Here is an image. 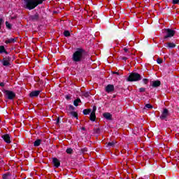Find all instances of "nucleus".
<instances>
[{
  "label": "nucleus",
  "instance_id": "13",
  "mask_svg": "<svg viewBox=\"0 0 179 179\" xmlns=\"http://www.w3.org/2000/svg\"><path fill=\"white\" fill-rule=\"evenodd\" d=\"M17 41V38H11L5 41L6 44H12V43H16Z\"/></svg>",
  "mask_w": 179,
  "mask_h": 179
},
{
  "label": "nucleus",
  "instance_id": "39",
  "mask_svg": "<svg viewBox=\"0 0 179 179\" xmlns=\"http://www.w3.org/2000/svg\"><path fill=\"white\" fill-rule=\"evenodd\" d=\"M96 110H97V107H96V106H94L92 113H96Z\"/></svg>",
  "mask_w": 179,
  "mask_h": 179
},
{
  "label": "nucleus",
  "instance_id": "38",
  "mask_svg": "<svg viewBox=\"0 0 179 179\" xmlns=\"http://www.w3.org/2000/svg\"><path fill=\"white\" fill-rule=\"evenodd\" d=\"M65 97H66V100H71V99H72V95L68 94V95H66Z\"/></svg>",
  "mask_w": 179,
  "mask_h": 179
},
{
  "label": "nucleus",
  "instance_id": "36",
  "mask_svg": "<svg viewBox=\"0 0 179 179\" xmlns=\"http://www.w3.org/2000/svg\"><path fill=\"white\" fill-rule=\"evenodd\" d=\"M139 92L141 93H143V92H146V88L141 87L139 89Z\"/></svg>",
  "mask_w": 179,
  "mask_h": 179
},
{
  "label": "nucleus",
  "instance_id": "5",
  "mask_svg": "<svg viewBox=\"0 0 179 179\" xmlns=\"http://www.w3.org/2000/svg\"><path fill=\"white\" fill-rule=\"evenodd\" d=\"M4 93L8 100H13V99L16 97V94H15V92L13 91L4 90Z\"/></svg>",
  "mask_w": 179,
  "mask_h": 179
},
{
  "label": "nucleus",
  "instance_id": "19",
  "mask_svg": "<svg viewBox=\"0 0 179 179\" xmlns=\"http://www.w3.org/2000/svg\"><path fill=\"white\" fill-rule=\"evenodd\" d=\"M166 45H167V47H169V48H176V43H174L168 42V43H166Z\"/></svg>",
  "mask_w": 179,
  "mask_h": 179
},
{
  "label": "nucleus",
  "instance_id": "26",
  "mask_svg": "<svg viewBox=\"0 0 179 179\" xmlns=\"http://www.w3.org/2000/svg\"><path fill=\"white\" fill-rule=\"evenodd\" d=\"M70 114H71L72 116L74 117V118H77L78 120V113L72 111L70 113Z\"/></svg>",
  "mask_w": 179,
  "mask_h": 179
},
{
  "label": "nucleus",
  "instance_id": "8",
  "mask_svg": "<svg viewBox=\"0 0 179 179\" xmlns=\"http://www.w3.org/2000/svg\"><path fill=\"white\" fill-rule=\"evenodd\" d=\"M29 18L32 22H38V20H40V15H38V13H36L34 15L29 16Z\"/></svg>",
  "mask_w": 179,
  "mask_h": 179
},
{
  "label": "nucleus",
  "instance_id": "42",
  "mask_svg": "<svg viewBox=\"0 0 179 179\" xmlns=\"http://www.w3.org/2000/svg\"><path fill=\"white\" fill-rule=\"evenodd\" d=\"M0 86H1V87H3V86H5V83H0Z\"/></svg>",
  "mask_w": 179,
  "mask_h": 179
},
{
  "label": "nucleus",
  "instance_id": "33",
  "mask_svg": "<svg viewBox=\"0 0 179 179\" xmlns=\"http://www.w3.org/2000/svg\"><path fill=\"white\" fill-rule=\"evenodd\" d=\"M143 82L145 85H148L149 83V80L148 78L143 79Z\"/></svg>",
  "mask_w": 179,
  "mask_h": 179
},
{
  "label": "nucleus",
  "instance_id": "27",
  "mask_svg": "<svg viewBox=\"0 0 179 179\" xmlns=\"http://www.w3.org/2000/svg\"><path fill=\"white\" fill-rule=\"evenodd\" d=\"M94 134H100V128H99V127H95V128L94 129Z\"/></svg>",
  "mask_w": 179,
  "mask_h": 179
},
{
  "label": "nucleus",
  "instance_id": "15",
  "mask_svg": "<svg viewBox=\"0 0 179 179\" xmlns=\"http://www.w3.org/2000/svg\"><path fill=\"white\" fill-rule=\"evenodd\" d=\"M103 117L106 120H112L113 115L110 114V113H105L103 114Z\"/></svg>",
  "mask_w": 179,
  "mask_h": 179
},
{
  "label": "nucleus",
  "instance_id": "12",
  "mask_svg": "<svg viewBox=\"0 0 179 179\" xmlns=\"http://www.w3.org/2000/svg\"><path fill=\"white\" fill-rule=\"evenodd\" d=\"M41 93V90H35L32 91L30 94L29 96L31 97H38V95Z\"/></svg>",
  "mask_w": 179,
  "mask_h": 179
},
{
  "label": "nucleus",
  "instance_id": "46",
  "mask_svg": "<svg viewBox=\"0 0 179 179\" xmlns=\"http://www.w3.org/2000/svg\"><path fill=\"white\" fill-rule=\"evenodd\" d=\"M56 122H57V124H59V117H58V118L57 119Z\"/></svg>",
  "mask_w": 179,
  "mask_h": 179
},
{
  "label": "nucleus",
  "instance_id": "23",
  "mask_svg": "<svg viewBox=\"0 0 179 179\" xmlns=\"http://www.w3.org/2000/svg\"><path fill=\"white\" fill-rule=\"evenodd\" d=\"M66 152L67 155H72L73 153V150L72 148H67Z\"/></svg>",
  "mask_w": 179,
  "mask_h": 179
},
{
  "label": "nucleus",
  "instance_id": "44",
  "mask_svg": "<svg viewBox=\"0 0 179 179\" xmlns=\"http://www.w3.org/2000/svg\"><path fill=\"white\" fill-rule=\"evenodd\" d=\"M127 24H128V22H124L123 23V25H124V27H125V26H127Z\"/></svg>",
  "mask_w": 179,
  "mask_h": 179
},
{
  "label": "nucleus",
  "instance_id": "43",
  "mask_svg": "<svg viewBox=\"0 0 179 179\" xmlns=\"http://www.w3.org/2000/svg\"><path fill=\"white\" fill-rule=\"evenodd\" d=\"M123 50H124V52H128V48H124Z\"/></svg>",
  "mask_w": 179,
  "mask_h": 179
},
{
  "label": "nucleus",
  "instance_id": "21",
  "mask_svg": "<svg viewBox=\"0 0 179 179\" xmlns=\"http://www.w3.org/2000/svg\"><path fill=\"white\" fill-rule=\"evenodd\" d=\"M35 3H36V6H38V5L43 4V2H45L47 0H34Z\"/></svg>",
  "mask_w": 179,
  "mask_h": 179
},
{
  "label": "nucleus",
  "instance_id": "22",
  "mask_svg": "<svg viewBox=\"0 0 179 179\" xmlns=\"http://www.w3.org/2000/svg\"><path fill=\"white\" fill-rule=\"evenodd\" d=\"M90 113H92V109H90V108L85 109L83 110L84 115H87L90 114Z\"/></svg>",
  "mask_w": 179,
  "mask_h": 179
},
{
  "label": "nucleus",
  "instance_id": "32",
  "mask_svg": "<svg viewBox=\"0 0 179 179\" xmlns=\"http://www.w3.org/2000/svg\"><path fill=\"white\" fill-rule=\"evenodd\" d=\"M69 111H73V110H75V108H74L73 106L69 105Z\"/></svg>",
  "mask_w": 179,
  "mask_h": 179
},
{
  "label": "nucleus",
  "instance_id": "14",
  "mask_svg": "<svg viewBox=\"0 0 179 179\" xmlns=\"http://www.w3.org/2000/svg\"><path fill=\"white\" fill-rule=\"evenodd\" d=\"M162 85V82H160V80H155L152 81V87H159V86H160Z\"/></svg>",
  "mask_w": 179,
  "mask_h": 179
},
{
  "label": "nucleus",
  "instance_id": "2",
  "mask_svg": "<svg viewBox=\"0 0 179 179\" xmlns=\"http://www.w3.org/2000/svg\"><path fill=\"white\" fill-rule=\"evenodd\" d=\"M141 80L142 77L138 73H131L127 78L128 82H138Z\"/></svg>",
  "mask_w": 179,
  "mask_h": 179
},
{
  "label": "nucleus",
  "instance_id": "48",
  "mask_svg": "<svg viewBox=\"0 0 179 179\" xmlns=\"http://www.w3.org/2000/svg\"><path fill=\"white\" fill-rule=\"evenodd\" d=\"M85 127H83V130L85 131Z\"/></svg>",
  "mask_w": 179,
  "mask_h": 179
},
{
  "label": "nucleus",
  "instance_id": "11",
  "mask_svg": "<svg viewBox=\"0 0 179 179\" xmlns=\"http://www.w3.org/2000/svg\"><path fill=\"white\" fill-rule=\"evenodd\" d=\"M52 163L56 169H58V167L61 166V162L59 161V159H58V158H53Z\"/></svg>",
  "mask_w": 179,
  "mask_h": 179
},
{
  "label": "nucleus",
  "instance_id": "20",
  "mask_svg": "<svg viewBox=\"0 0 179 179\" xmlns=\"http://www.w3.org/2000/svg\"><path fill=\"white\" fill-rule=\"evenodd\" d=\"M79 103H82V101L79 98L74 100V101H73V104L76 107H78V106H79Z\"/></svg>",
  "mask_w": 179,
  "mask_h": 179
},
{
  "label": "nucleus",
  "instance_id": "18",
  "mask_svg": "<svg viewBox=\"0 0 179 179\" xmlns=\"http://www.w3.org/2000/svg\"><path fill=\"white\" fill-rule=\"evenodd\" d=\"M41 145V139H37L34 142V146L37 147Z\"/></svg>",
  "mask_w": 179,
  "mask_h": 179
},
{
  "label": "nucleus",
  "instance_id": "3",
  "mask_svg": "<svg viewBox=\"0 0 179 179\" xmlns=\"http://www.w3.org/2000/svg\"><path fill=\"white\" fill-rule=\"evenodd\" d=\"M25 6L29 10H31L36 8L37 4L34 0H25Z\"/></svg>",
  "mask_w": 179,
  "mask_h": 179
},
{
  "label": "nucleus",
  "instance_id": "45",
  "mask_svg": "<svg viewBox=\"0 0 179 179\" xmlns=\"http://www.w3.org/2000/svg\"><path fill=\"white\" fill-rule=\"evenodd\" d=\"M3 52H5L6 55H8V51H6V49L4 48V50H3Z\"/></svg>",
  "mask_w": 179,
  "mask_h": 179
},
{
  "label": "nucleus",
  "instance_id": "40",
  "mask_svg": "<svg viewBox=\"0 0 179 179\" xmlns=\"http://www.w3.org/2000/svg\"><path fill=\"white\" fill-rule=\"evenodd\" d=\"M122 59H123V61H127V59H128V57H122Z\"/></svg>",
  "mask_w": 179,
  "mask_h": 179
},
{
  "label": "nucleus",
  "instance_id": "1",
  "mask_svg": "<svg viewBox=\"0 0 179 179\" xmlns=\"http://www.w3.org/2000/svg\"><path fill=\"white\" fill-rule=\"evenodd\" d=\"M86 50L83 48H78L77 50L73 54L72 59L74 62H82L85 61Z\"/></svg>",
  "mask_w": 179,
  "mask_h": 179
},
{
  "label": "nucleus",
  "instance_id": "24",
  "mask_svg": "<svg viewBox=\"0 0 179 179\" xmlns=\"http://www.w3.org/2000/svg\"><path fill=\"white\" fill-rule=\"evenodd\" d=\"M146 108H149V109H152L153 108V106H152V104L150 103H147L145 104L144 109L146 110Z\"/></svg>",
  "mask_w": 179,
  "mask_h": 179
},
{
  "label": "nucleus",
  "instance_id": "16",
  "mask_svg": "<svg viewBox=\"0 0 179 179\" xmlns=\"http://www.w3.org/2000/svg\"><path fill=\"white\" fill-rule=\"evenodd\" d=\"M90 121H96V113L91 112V114L90 115Z\"/></svg>",
  "mask_w": 179,
  "mask_h": 179
},
{
  "label": "nucleus",
  "instance_id": "37",
  "mask_svg": "<svg viewBox=\"0 0 179 179\" xmlns=\"http://www.w3.org/2000/svg\"><path fill=\"white\" fill-rule=\"evenodd\" d=\"M83 96H84V97H89L90 94H89V92H83Z\"/></svg>",
  "mask_w": 179,
  "mask_h": 179
},
{
  "label": "nucleus",
  "instance_id": "9",
  "mask_svg": "<svg viewBox=\"0 0 179 179\" xmlns=\"http://www.w3.org/2000/svg\"><path fill=\"white\" fill-rule=\"evenodd\" d=\"M2 139H3L6 143H10L12 141H10V136L8 134H3L1 136Z\"/></svg>",
  "mask_w": 179,
  "mask_h": 179
},
{
  "label": "nucleus",
  "instance_id": "7",
  "mask_svg": "<svg viewBox=\"0 0 179 179\" xmlns=\"http://www.w3.org/2000/svg\"><path fill=\"white\" fill-rule=\"evenodd\" d=\"M169 117V110L167 108H164L161 116L160 120H165L167 121V117Z\"/></svg>",
  "mask_w": 179,
  "mask_h": 179
},
{
  "label": "nucleus",
  "instance_id": "25",
  "mask_svg": "<svg viewBox=\"0 0 179 179\" xmlns=\"http://www.w3.org/2000/svg\"><path fill=\"white\" fill-rule=\"evenodd\" d=\"M64 36L65 37H69L71 36V32H69V31H68V30H66L64 32Z\"/></svg>",
  "mask_w": 179,
  "mask_h": 179
},
{
  "label": "nucleus",
  "instance_id": "34",
  "mask_svg": "<svg viewBox=\"0 0 179 179\" xmlns=\"http://www.w3.org/2000/svg\"><path fill=\"white\" fill-rule=\"evenodd\" d=\"M172 3H173V5H178L179 0H172Z\"/></svg>",
  "mask_w": 179,
  "mask_h": 179
},
{
  "label": "nucleus",
  "instance_id": "29",
  "mask_svg": "<svg viewBox=\"0 0 179 179\" xmlns=\"http://www.w3.org/2000/svg\"><path fill=\"white\" fill-rule=\"evenodd\" d=\"M115 145V142L114 141L108 143V146H112V148H113V146Z\"/></svg>",
  "mask_w": 179,
  "mask_h": 179
},
{
  "label": "nucleus",
  "instance_id": "50",
  "mask_svg": "<svg viewBox=\"0 0 179 179\" xmlns=\"http://www.w3.org/2000/svg\"><path fill=\"white\" fill-rule=\"evenodd\" d=\"M138 179H143V178H138Z\"/></svg>",
  "mask_w": 179,
  "mask_h": 179
},
{
  "label": "nucleus",
  "instance_id": "41",
  "mask_svg": "<svg viewBox=\"0 0 179 179\" xmlns=\"http://www.w3.org/2000/svg\"><path fill=\"white\" fill-rule=\"evenodd\" d=\"M2 22H3V20H0V30H1V26H2Z\"/></svg>",
  "mask_w": 179,
  "mask_h": 179
},
{
  "label": "nucleus",
  "instance_id": "28",
  "mask_svg": "<svg viewBox=\"0 0 179 179\" xmlns=\"http://www.w3.org/2000/svg\"><path fill=\"white\" fill-rule=\"evenodd\" d=\"M5 51V46L3 45H0V54H2Z\"/></svg>",
  "mask_w": 179,
  "mask_h": 179
},
{
  "label": "nucleus",
  "instance_id": "31",
  "mask_svg": "<svg viewBox=\"0 0 179 179\" xmlns=\"http://www.w3.org/2000/svg\"><path fill=\"white\" fill-rule=\"evenodd\" d=\"M157 64H163V59L162 58L157 59Z\"/></svg>",
  "mask_w": 179,
  "mask_h": 179
},
{
  "label": "nucleus",
  "instance_id": "10",
  "mask_svg": "<svg viewBox=\"0 0 179 179\" xmlns=\"http://www.w3.org/2000/svg\"><path fill=\"white\" fill-rule=\"evenodd\" d=\"M105 90L106 93H112V92H114V85L111 84L108 85L106 87Z\"/></svg>",
  "mask_w": 179,
  "mask_h": 179
},
{
  "label": "nucleus",
  "instance_id": "17",
  "mask_svg": "<svg viewBox=\"0 0 179 179\" xmlns=\"http://www.w3.org/2000/svg\"><path fill=\"white\" fill-rule=\"evenodd\" d=\"M11 174L10 173H4L3 176H2V178L3 179H11Z\"/></svg>",
  "mask_w": 179,
  "mask_h": 179
},
{
  "label": "nucleus",
  "instance_id": "30",
  "mask_svg": "<svg viewBox=\"0 0 179 179\" xmlns=\"http://www.w3.org/2000/svg\"><path fill=\"white\" fill-rule=\"evenodd\" d=\"M6 26L8 29H12V25L8 22H6Z\"/></svg>",
  "mask_w": 179,
  "mask_h": 179
},
{
  "label": "nucleus",
  "instance_id": "4",
  "mask_svg": "<svg viewBox=\"0 0 179 179\" xmlns=\"http://www.w3.org/2000/svg\"><path fill=\"white\" fill-rule=\"evenodd\" d=\"M10 61H12V57L6 56L3 58L1 64L3 66H10Z\"/></svg>",
  "mask_w": 179,
  "mask_h": 179
},
{
  "label": "nucleus",
  "instance_id": "49",
  "mask_svg": "<svg viewBox=\"0 0 179 179\" xmlns=\"http://www.w3.org/2000/svg\"><path fill=\"white\" fill-rule=\"evenodd\" d=\"M0 20H2V18H0Z\"/></svg>",
  "mask_w": 179,
  "mask_h": 179
},
{
  "label": "nucleus",
  "instance_id": "35",
  "mask_svg": "<svg viewBox=\"0 0 179 179\" xmlns=\"http://www.w3.org/2000/svg\"><path fill=\"white\" fill-rule=\"evenodd\" d=\"M80 150L83 154H85L86 152H87V148H82Z\"/></svg>",
  "mask_w": 179,
  "mask_h": 179
},
{
  "label": "nucleus",
  "instance_id": "47",
  "mask_svg": "<svg viewBox=\"0 0 179 179\" xmlns=\"http://www.w3.org/2000/svg\"><path fill=\"white\" fill-rule=\"evenodd\" d=\"M114 73H115L116 75H119L118 72H115Z\"/></svg>",
  "mask_w": 179,
  "mask_h": 179
},
{
  "label": "nucleus",
  "instance_id": "6",
  "mask_svg": "<svg viewBox=\"0 0 179 179\" xmlns=\"http://www.w3.org/2000/svg\"><path fill=\"white\" fill-rule=\"evenodd\" d=\"M166 31V35L164 37V38H169V37H174L176 34V31L170 29H165Z\"/></svg>",
  "mask_w": 179,
  "mask_h": 179
}]
</instances>
